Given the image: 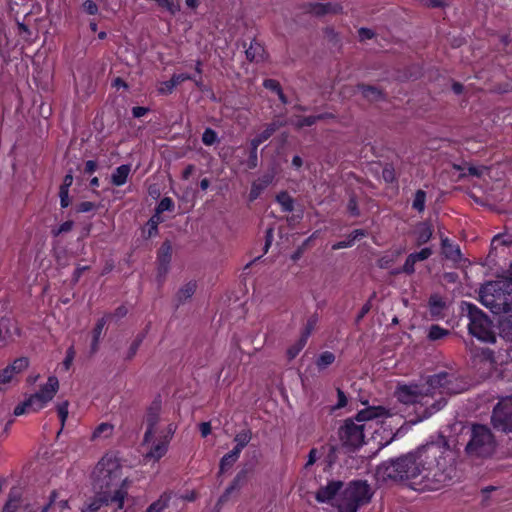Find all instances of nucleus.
I'll return each instance as SVG.
<instances>
[{
	"instance_id": "1",
	"label": "nucleus",
	"mask_w": 512,
	"mask_h": 512,
	"mask_svg": "<svg viewBox=\"0 0 512 512\" xmlns=\"http://www.w3.org/2000/svg\"><path fill=\"white\" fill-rule=\"evenodd\" d=\"M453 453L443 441L427 443L400 458L403 481L436 490L452 478Z\"/></svg>"
},
{
	"instance_id": "2",
	"label": "nucleus",
	"mask_w": 512,
	"mask_h": 512,
	"mask_svg": "<svg viewBox=\"0 0 512 512\" xmlns=\"http://www.w3.org/2000/svg\"><path fill=\"white\" fill-rule=\"evenodd\" d=\"M466 389L454 374L441 372L429 377L420 385H400L395 394L405 404H420L425 408V417L436 413L446 405L447 397Z\"/></svg>"
},
{
	"instance_id": "3",
	"label": "nucleus",
	"mask_w": 512,
	"mask_h": 512,
	"mask_svg": "<svg viewBox=\"0 0 512 512\" xmlns=\"http://www.w3.org/2000/svg\"><path fill=\"white\" fill-rule=\"evenodd\" d=\"M373 492L365 481H354L342 489V482L332 481L321 487L316 499L321 503H331L338 512H357L370 502Z\"/></svg>"
},
{
	"instance_id": "4",
	"label": "nucleus",
	"mask_w": 512,
	"mask_h": 512,
	"mask_svg": "<svg viewBox=\"0 0 512 512\" xmlns=\"http://www.w3.org/2000/svg\"><path fill=\"white\" fill-rule=\"evenodd\" d=\"M145 423L143 446L146 449V457L159 460L166 454L177 426L161 418L160 407L157 404L149 408Z\"/></svg>"
},
{
	"instance_id": "5",
	"label": "nucleus",
	"mask_w": 512,
	"mask_h": 512,
	"mask_svg": "<svg viewBox=\"0 0 512 512\" xmlns=\"http://www.w3.org/2000/svg\"><path fill=\"white\" fill-rule=\"evenodd\" d=\"M92 486L96 494L113 495L117 490L127 492L120 461L111 455L104 456L92 472Z\"/></svg>"
},
{
	"instance_id": "6",
	"label": "nucleus",
	"mask_w": 512,
	"mask_h": 512,
	"mask_svg": "<svg viewBox=\"0 0 512 512\" xmlns=\"http://www.w3.org/2000/svg\"><path fill=\"white\" fill-rule=\"evenodd\" d=\"M382 407H368L359 411L355 419H347L339 430V437L344 446L358 448L364 443L365 422L373 421L386 415Z\"/></svg>"
},
{
	"instance_id": "7",
	"label": "nucleus",
	"mask_w": 512,
	"mask_h": 512,
	"mask_svg": "<svg viewBox=\"0 0 512 512\" xmlns=\"http://www.w3.org/2000/svg\"><path fill=\"white\" fill-rule=\"evenodd\" d=\"M480 301L495 314L512 311V282L499 278L486 283L480 290Z\"/></svg>"
},
{
	"instance_id": "8",
	"label": "nucleus",
	"mask_w": 512,
	"mask_h": 512,
	"mask_svg": "<svg viewBox=\"0 0 512 512\" xmlns=\"http://www.w3.org/2000/svg\"><path fill=\"white\" fill-rule=\"evenodd\" d=\"M59 390V381L55 376H49L47 382L39 390L31 394L25 401L14 409L16 416L35 413L45 408L55 397Z\"/></svg>"
},
{
	"instance_id": "9",
	"label": "nucleus",
	"mask_w": 512,
	"mask_h": 512,
	"mask_svg": "<svg viewBox=\"0 0 512 512\" xmlns=\"http://www.w3.org/2000/svg\"><path fill=\"white\" fill-rule=\"evenodd\" d=\"M502 334L509 341L507 347L499 350L497 353L486 350L483 352V358L492 368L505 373L512 371V326L503 325Z\"/></svg>"
},
{
	"instance_id": "10",
	"label": "nucleus",
	"mask_w": 512,
	"mask_h": 512,
	"mask_svg": "<svg viewBox=\"0 0 512 512\" xmlns=\"http://www.w3.org/2000/svg\"><path fill=\"white\" fill-rule=\"evenodd\" d=\"M468 313L470 333L481 341L494 342L495 333L492 330L491 322L484 313L472 304H468Z\"/></svg>"
},
{
	"instance_id": "11",
	"label": "nucleus",
	"mask_w": 512,
	"mask_h": 512,
	"mask_svg": "<svg viewBox=\"0 0 512 512\" xmlns=\"http://www.w3.org/2000/svg\"><path fill=\"white\" fill-rule=\"evenodd\" d=\"M494 449V439L490 430L483 425H474L466 450L471 455L484 456Z\"/></svg>"
},
{
	"instance_id": "12",
	"label": "nucleus",
	"mask_w": 512,
	"mask_h": 512,
	"mask_svg": "<svg viewBox=\"0 0 512 512\" xmlns=\"http://www.w3.org/2000/svg\"><path fill=\"white\" fill-rule=\"evenodd\" d=\"M128 492L125 490H117L115 494H97L96 497L88 500L82 507V512H97L104 504L111 505L115 510H121L124 507V500Z\"/></svg>"
},
{
	"instance_id": "13",
	"label": "nucleus",
	"mask_w": 512,
	"mask_h": 512,
	"mask_svg": "<svg viewBox=\"0 0 512 512\" xmlns=\"http://www.w3.org/2000/svg\"><path fill=\"white\" fill-rule=\"evenodd\" d=\"M492 422L499 430L512 431V398L503 399L497 404L493 411Z\"/></svg>"
},
{
	"instance_id": "14",
	"label": "nucleus",
	"mask_w": 512,
	"mask_h": 512,
	"mask_svg": "<svg viewBox=\"0 0 512 512\" xmlns=\"http://www.w3.org/2000/svg\"><path fill=\"white\" fill-rule=\"evenodd\" d=\"M400 458L382 463L376 469V478L379 481H403V470L400 467Z\"/></svg>"
},
{
	"instance_id": "15",
	"label": "nucleus",
	"mask_w": 512,
	"mask_h": 512,
	"mask_svg": "<svg viewBox=\"0 0 512 512\" xmlns=\"http://www.w3.org/2000/svg\"><path fill=\"white\" fill-rule=\"evenodd\" d=\"M28 367V360L26 358L16 359L11 365L7 366L0 372V390H4L6 385L9 384L15 375L24 371Z\"/></svg>"
},
{
	"instance_id": "16",
	"label": "nucleus",
	"mask_w": 512,
	"mask_h": 512,
	"mask_svg": "<svg viewBox=\"0 0 512 512\" xmlns=\"http://www.w3.org/2000/svg\"><path fill=\"white\" fill-rule=\"evenodd\" d=\"M432 253L433 251L431 248L425 247L418 252L409 254L402 267V271L408 275L413 274L415 272V264L428 259Z\"/></svg>"
},
{
	"instance_id": "17",
	"label": "nucleus",
	"mask_w": 512,
	"mask_h": 512,
	"mask_svg": "<svg viewBox=\"0 0 512 512\" xmlns=\"http://www.w3.org/2000/svg\"><path fill=\"white\" fill-rule=\"evenodd\" d=\"M280 126H281V123L279 121L273 122V123L267 125L266 128L261 133H259L257 136H255L251 140V146L253 148V153H256L258 146L260 144H262L264 141H266L267 139H269L276 132V130L279 129Z\"/></svg>"
},
{
	"instance_id": "18",
	"label": "nucleus",
	"mask_w": 512,
	"mask_h": 512,
	"mask_svg": "<svg viewBox=\"0 0 512 512\" xmlns=\"http://www.w3.org/2000/svg\"><path fill=\"white\" fill-rule=\"evenodd\" d=\"M171 255H172L171 246L169 243L166 242L161 246V248L159 250V254H158V263H159L158 271H159L160 275H165L167 273L168 265L171 260Z\"/></svg>"
},
{
	"instance_id": "19",
	"label": "nucleus",
	"mask_w": 512,
	"mask_h": 512,
	"mask_svg": "<svg viewBox=\"0 0 512 512\" xmlns=\"http://www.w3.org/2000/svg\"><path fill=\"white\" fill-rule=\"evenodd\" d=\"M432 227L427 222L418 224L414 230L416 245L421 246L427 243L432 237Z\"/></svg>"
},
{
	"instance_id": "20",
	"label": "nucleus",
	"mask_w": 512,
	"mask_h": 512,
	"mask_svg": "<svg viewBox=\"0 0 512 512\" xmlns=\"http://www.w3.org/2000/svg\"><path fill=\"white\" fill-rule=\"evenodd\" d=\"M131 172L130 165H121L115 169L111 175V182L115 186H122L127 182Z\"/></svg>"
},
{
	"instance_id": "21",
	"label": "nucleus",
	"mask_w": 512,
	"mask_h": 512,
	"mask_svg": "<svg viewBox=\"0 0 512 512\" xmlns=\"http://www.w3.org/2000/svg\"><path fill=\"white\" fill-rule=\"evenodd\" d=\"M442 251L446 258L452 261L461 259V251L458 245H454L447 238L442 239Z\"/></svg>"
},
{
	"instance_id": "22",
	"label": "nucleus",
	"mask_w": 512,
	"mask_h": 512,
	"mask_svg": "<svg viewBox=\"0 0 512 512\" xmlns=\"http://www.w3.org/2000/svg\"><path fill=\"white\" fill-rule=\"evenodd\" d=\"M342 7L339 4L332 3H317L312 7V12L316 15H323L327 13H338Z\"/></svg>"
},
{
	"instance_id": "23",
	"label": "nucleus",
	"mask_w": 512,
	"mask_h": 512,
	"mask_svg": "<svg viewBox=\"0 0 512 512\" xmlns=\"http://www.w3.org/2000/svg\"><path fill=\"white\" fill-rule=\"evenodd\" d=\"M114 426L110 423L99 424L92 433V439H106L113 433Z\"/></svg>"
},
{
	"instance_id": "24",
	"label": "nucleus",
	"mask_w": 512,
	"mask_h": 512,
	"mask_svg": "<svg viewBox=\"0 0 512 512\" xmlns=\"http://www.w3.org/2000/svg\"><path fill=\"white\" fill-rule=\"evenodd\" d=\"M357 93L369 101H375L381 98V91L372 86H358Z\"/></svg>"
},
{
	"instance_id": "25",
	"label": "nucleus",
	"mask_w": 512,
	"mask_h": 512,
	"mask_svg": "<svg viewBox=\"0 0 512 512\" xmlns=\"http://www.w3.org/2000/svg\"><path fill=\"white\" fill-rule=\"evenodd\" d=\"M170 499L171 495L169 493H163L145 512H162L168 506Z\"/></svg>"
},
{
	"instance_id": "26",
	"label": "nucleus",
	"mask_w": 512,
	"mask_h": 512,
	"mask_svg": "<svg viewBox=\"0 0 512 512\" xmlns=\"http://www.w3.org/2000/svg\"><path fill=\"white\" fill-rule=\"evenodd\" d=\"M241 450L234 448L231 452L224 455L220 462V471L224 472L229 469L238 459Z\"/></svg>"
},
{
	"instance_id": "27",
	"label": "nucleus",
	"mask_w": 512,
	"mask_h": 512,
	"mask_svg": "<svg viewBox=\"0 0 512 512\" xmlns=\"http://www.w3.org/2000/svg\"><path fill=\"white\" fill-rule=\"evenodd\" d=\"M105 324H106V320H105V318H102L97 322L96 326L93 329L92 344H91V348L93 351H96L98 349V344H99Z\"/></svg>"
},
{
	"instance_id": "28",
	"label": "nucleus",
	"mask_w": 512,
	"mask_h": 512,
	"mask_svg": "<svg viewBox=\"0 0 512 512\" xmlns=\"http://www.w3.org/2000/svg\"><path fill=\"white\" fill-rule=\"evenodd\" d=\"M335 361V355L332 352L325 351L319 355L316 365L319 370H324Z\"/></svg>"
},
{
	"instance_id": "29",
	"label": "nucleus",
	"mask_w": 512,
	"mask_h": 512,
	"mask_svg": "<svg viewBox=\"0 0 512 512\" xmlns=\"http://www.w3.org/2000/svg\"><path fill=\"white\" fill-rule=\"evenodd\" d=\"M197 285L195 282H188L181 287L177 293V297L180 301L189 299L196 291Z\"/></svg>"
},
{
	"instance_id": "30",
	"label": "nucleus",
	"mask_w": 512,
	"mask_h": 512,
	"mask_svg": "<svg viewBox=\"0 0 512 512\" xmlns=\"http://www.w3.org/2000/svg\"><path fill=\"white\" fill-rule=\"evenodd\" d=\"M56 411L61 422V430L65 426V422L69 414V402L64 400L56 405Z\"/></svg>"
},
{
	"instance_id": "31",
	"label": "nucleus",
	"mask_w": 512,
	"mask_h": 512,
	"mask_svg": "<svg viewBox=\"0 0 512 512\" xmlns=\"http://www.w3.org/2000/svg\"><path fill=\"white\" fill-rule=\"evenodd\" d=\"M426 193L423 190H417L412 202L413 209L423 212L425 209Z\"/></svg>"
},
{
	"instance_id": "32",
	"label": "nucleus",
	"mask_w": 512,
	"mask_h": 512,
	"mask_svg": "<svg viewBox=\"0 0 512 512\" xmlns=\"http://www.w3.org/2000/svg\"><path fill=\"white\" fill-rule=\"evenodd\" d=\"M251 440V433L249 430H243L236 434L234 441L236 443V446L234 448H239V450L242 451V449L249 443Z\"/></svg>"
},
{
	"instance_id": "33",
	"label": "nucleus",
	"mask_w": 512,
	"mask_h": 512,
	"mask_svg": "<svg viewBox=\"0 0 512 512\" xmlns=\"http://www.w3.org/2000/svg\"><path fill=\"white\" fill-rule=\"evenodd\" d=\"M20 503V497L18 493L11 492L7 503L4 506L3 512H15Z\"/></svg>"
},
{
	"instance_id": "34",
	"label": "nucleus",
	"mask_w": 512,
	"mask_h": 512,
	"mask_svg": "<svg viewBox=\"0 0 512 512\" xmlns=\"http://www.w3.org/2000/svg\"><path fill=\"white\" fill-rule=\"evenodd\" d=\"M54 497H55V494L53 493L51 496L50 503L48 505L44 506L41 509V512H48L50 509L63 511L64 509H66L68 507V503L66 500H61L59 502H55Z\"/></svg>"
},
{
	"instance_id": "35",
	"label": "nucleus",
	"mask_w": 512,
	"mask_h": 512,
	"mask_svg": "<svg viewBox=\"0 0 512 512\" xmlns=\"http://www.w3.org/2000/svg\"><path fill=\"white\" fill-rule=\"evenodd\" d=\"M310 334V331L308 330L299 340L298 342L293 346L291 347L289 350H288V354H289V357L290 358H294L302 349L303 347L305 346L306 344V341H307V338Z\"/></svg>"
},
{
	"instance_id": "36",
	"label": "nucleus",
	"mask_w": 512,
	"mask_h": 512,
	"mask_svg": "<svg viewBox=\"0 0 512 512\" xmlns=\"http://www.w3.org/2000/svg\"><path fill=\"white\" fill-rule=\"evenodd\" d=\"M277 201L284 211H291L293 209V200L286 192L280 193L277 196Z\"/></svg>"
},
{
	"instance_id": "37",
	"label": "nucleus",
	"mask_w": 512,
	"mask_h": 512,
	"mask_svg": "<svg viewBox=\"0 0 512 512\" xmlns=\"http://www.w3.org/2000/svg\"><path fill=\"white\" fill-rule=\"evenodd\" d=\"M322 116H309L304 118H296L292 120V124L296 126L297 128H302L305 126H311L313 125L316 120L320 119Z\"/></svg>"
},
{
	"instance_id": "38",
	"label": "nucleus",
	"mask_w": 512,
	"mask_h": 512,
	"mask_svg": "<svg viewBox=\"0 0 512 512\" xmlns=\"http://www.w3.org/2000/svg\"><path fill=\"white\" fill-rule=\"evenodd\" d=\"M430 311L433 315H439L444 307V302L439 296H432L429 301Z\"/></svg>"
},
{
	"instance_id": "39",
	"label": "nucleus",
	"mask_w": 512,
	"mask_h": 512,
	"mask_svg": "<svg viewBox=\"0 0 512 512\" xmlns=\"http://www.w3.org/2000/svg\"><path fill=\"white\" fill-rule=\"evenodd\" d=\"M263 52L262 47L259 44H252L247 50H246V56L251 61H258L259 57H261Z\"/></svg>"
},
{
	"instance_id": "40",
	"label": "nucleus",
	"mask_w": 512,
	"mask_h": 512,
	"mask_svg": "<svg viewBox=\"0 0 512 512\" xmlns=\"http://www.w3.org/2000/svg\"><path fill=\"white\" fill-rule=\"evenodd\" d=\"M447 330L439 327L438 325H433L429 330V338L432 340H438L447 335Z\"/></svg>"
},
{
	"instance_id": "41",
	"label": "nucleus",
	"mask_w": 512,
	"mask_h": 512,
	"mask_svg": "<svg viewBox=\"0 0 512 512\" xmlns=\"http://www.w3.org/2000/svg\"><path fill=\"white\" fill-rule=\"evenodd\" d=\"M217 140V134L214 130L208 128L202 135V141L205 145H213Z\"/></svg>"
},
{
	"instance_id": "42",
	"label": "nucleus",
	"mask_w": 512,
	"mask_h": 512,
	"mask_svg": "<svg viewBox=\"0 0 512 512\" xmlns=\"http://www.w3.org/2000/svg\"><path fill=\"white\" fill-rule=\"evenodd\" d=\"M173 207H174V203H173L172 199L169 197H165L159 202V204L157 206V213L160 214L164 211H170L173 209Z\"/></svg>"
},
{
	"instance_id": "43",
	"label": "nucleus",
	"mask_w": 512,
	"mask_h": 512,
	"mask_svg": "<svg viewBox=\"0 0 512 512\" xmlns=\"http://www.w3.org/2000/svg\"><path fill=\"white\" fill-rule=\"evenodd\" d=\"M264 86L267 89L275 91L279 95L280 99L282 101H284V96H283V94L281 92L279 83L277 81H275L273 79H267V80L264 81Z\"/></svg>"
},
{
	"instance_id": "44",
	"label": "nucleus",
	"mask_w": 512,
	"mask_h": 512,
	"mask_svg": "<svg viewBox=\"0 0 512 512\" xmlns=\"http://www.w3.org/2000/svg\"><path fill=\"white\" fill-rule=\"evenodd\" d=\"M174 88H175V85L172 82V80L170 79L168 81L160 82L157 87V90L161 94H169L173 91Z\"/></svg>"
},
{
	"instance_id": "45",
	"label": "nucleus",
	"mask_w": 512,
	"mask_h": 512,
	"mask_svg": "<svg viewBox=\"0 0 512 512\" xmlns=\"http://www.w3.org/2000/svg\"><path fill=\"white\" fill-rule=\"evenodd\" d=\"M161 222V218L159 214L152 216L151 219L148 221L149 226V236H152L157 231V226Z\"/></svg>"
},
{
	"instance_id": "46",
	"label": "nucleus",
	"mask_w": 512,
	"mask_h": 512,
	"mask_svg": "<svg viewBox=\"0 0 512 512\" xmlns=\"http://www.w3.org/2000/svg\"><path fill=\"white\" fill-rule=\"evenodd\" d=\"M72 227H73V222L72 221H65L57 229H53L52 233L55 236H58V235H60L62 233L69 232L72 229Z\"/></svg>"
},
{
	"instance_id": "47",
	"label": "nucleus",
	"mask_w": 512,
	"mask_h": 512,
	"mask_svg": "<svg viewBox=\"0 0 512 512\" xmlns=\"http://www.w3.org/2000/svg\"><path fill=\"white\" fill-rule=\"evenodd\" d=\"M83 9L89 15H95L98 12V7L96 3L92 0H86L83 3Z\"/></svg>"
},
{
	"instance_id": "48",
	"label": "nucleus",
	"mask_w": 512,
	"mask_h": 512,
	"mask_svg": "<svg viewBox=\"0 0 512 512\" xmlns=\"http://www.w3.org/2000/svg\"><path fill=\"white\" fill-rule=\"evenodd\" d=\"M95 207H96V205L93 202L84 201L77 205L76 210H77V212L85 213V212H89V211L95 209Z\"/></svg>"
},
{
	"instance_id": "49",
	"label": "nucleus",
	"mask_w": 512,
	"mask_h": 512,
	"mask_svg": "<svg viewBox=\"0 0 512 512\" xmlns=\"http://www.w3.org/2000/svg\"><path fill=\"white\" fill-rule=\"evenodd\" d=\"M190 79H192V77L189 74H187V73L174 74L171 77V80L174 83L175 87L180 85L184 81L190 80Z\"/></svg>"
},
{
	"instance_id": "50",
	"label": "nucleus",
	"mask_w": 512,
	"mask_h": 512,
	"mask_svg": "<svg viewBox=\"0 0 512 512\" xmlns=\"http://www.w3.org/2000/svg\"><path fill=\"white\" fill-rule=\"evenodd\" d=\"M59 197H60V204H61V207L62 208H66L69 206L70 204V199H69V190L67 189H61L60 188V191H59Z\"/></svg>"
},
{
	"instance_id": "51",
	"label": "nucleus",
	"mask_w": 512,
	"mask_h": 512,
	"mask_svg": "<svg viewBox=\"0 0 512 512\" xmlns=\"http://www.w3.org/2000/svg\"><path fill=\"white\" fill-rule=\"evenodd\" d=\"M263 189H265V188L261 185V183L255 181L252 184V187H251V190H250V199L251 200L256 199L260 195V193H261V191Z\"/></svg>"
},
{
	"instance_id": "52",
	"label": "nucleus",
	"mask_w": 512,
	"mask_h": 512,
	"mask_svg": "<svg viewBox=\"0 0 512 512\" xmlns=\"http://www.w3.org/2000/svg\"><path fill=\"white\" fill-rule=\"evenodd\" d=\"M487 172V168L481 166H469L468 167V174L476 177H481Z\"/></svg>"
},
{
	"instance_id": "53",
	"label": "nucleus",
	"mask_w": 512,
	"mask_h": 512,
	"mask_svg": "<svg viewBox=\"0 0 512 512\" xmlns=\"http://www.w3.org/2000/svg\"><path fill=\"white\" fill-rule=\"evenodd\" d=\"M318 457V451L316 449H311L308 455L306 467L313 465L318 459Z\"/></svg>"
},
{
	"instance_id": "54",
	"label": "nucleus",
	"mask_w": 512,
	"mask_h": 512,
	"mask_svg": "<svg viewBox=\"0 0 512 512\" xmlns=\"http://www.w3.org/2000/svg\"><path fill=\"white\" fill-rule=\"evenodd\" d=\"M148 112V109L145 107H134L132 110L133 116L136 118L143 117Z\"/></svg>"
},
{
	"instance_id": "55",
	"label": "nucleus",
	"mask_w": 512,
	"mask_h": 512,
	"mask_svg": "<svg viewBox=\"0 0 512 512\" xmlns=\"http://www.w3.org/2000/svg\"><path fill=\"white\" fill-rule=\"evenodd\" d=\"M200 431H201V435L203 437H206L210 434L211 432V425L210 423L208 422H203L200 424Z\"/></svg>"
},
{
	"instance_id": "56",
	"label": "nucleus",
	"mask_w": 512,
	"mask_h": 512,
	"mask_svg": "<svg viewBox=\"0 0 512 512\" xmlns=\"http://www.w3.org/2000/svg\"><path fill=\"white\" fill-rule=\"evenodd\" d=\"M273 176L271 174L264 175L262 178L258 179L256 182H260L261 185L266 188L269 184L272 183Z\"/></svg>"
},
{
	"instance_id": "57",
	"label": "nucleus",
	"mask_w": 512,
	"mask_h": 512,
	"mask_svg": "<svg viewBox=\"0 0 512 512\" xmlns=\"http://www.w3.org/2000/svg\"><path fill=\"white\" fill-rule=\"evenodd\" d=\"M73 183V176L71 174H67L64 178L63 184L61 185V189H67L69 190V187Z\"/></svg>"
},
{
	"instance_id": "58",
	"label": "nucleus",
	"mask_w": 512,
	"mask_h": 512,
	"mask_svg": "<svg viewBox=\"0 0 512 512\" xmlns=\"http://www.w3.org/2000/svg\"><path fill=\"white\" fill-rule=\"evenodd\" d=\"M97 168V164L95 161L89 160L85 164V171L87 173H93Z\"/></svg>"
},
{
	"instance_id": "59",
	"label": "nucleus",
	"mask_w": 512,
	"mask_h": 512,
	"mask_svg": "<svg viewBox=\"0 0 512 512\" xmlns=\"http://www.w3.org/2000/svg\"><path fill=\"white\" fill-rule=\"evenodd\" d=\"M73 357H74V351L72 348H70L68 351H67V356H66V359L64 360V365L65 367L68 369L72 360H73Z\"/></svg>"
},
{
	"instance_id": "60",
	"label": "nucleus",
	"mask_w": 512,
	"mask_h": 512,
	"mask_svg": "<svg viewBox=\"0 0 512 512\" xmlns=\"http://www.w3.org/2000/svg\"><path fill=\"white\" fill-rule=\"evenodd\" d=\"M359 35H360V37H361L362 39H369V38H372L373 33H372V31H371V30H369V29H364V28H362V29H360V31H359Z\"/></svg>"
},
{
	"instance_id": "61",
	"label": "nucleus",
	"mask_w": 512,
	"mask_h": 512,
	"mask_svg": "<svg viewBox=\"0 0 512 512\" xmlns=\"http://www.w3.org/2000/svg\"><path fill=\"white\" fill-rule=\"evenodd\" d=\"M303 165V160L300 156H294L292 159V166L295 168H300Z\"/></svg>"
},
{
	"instance_id": "62",
	"label": "nucleus",
	"mask_w": 512,
	"mask_h": 512,
	"mask_svg": "<svg viewBox=\"0 0 512 512\" xmlns=\"http://www.w3.org/2000/svg\"><path fill=\"white\" fill-rule=\"evenodd\" d=\"M141 340H142V339H141V338H139V339H137V340L132 344V346H131V348H130V350H131V352H130V357H132V356H134V355H135V353H136V351H137V349H138V347H139V345H140Z\"/></svg>"
},
{
	"instance_id": "63",
	"label": "nucleus",
	"mask_w": 512,
	"mask_h": 512,
	"mask_svg": "<svg viewBox=\"0 0 512 512\" xmlns=\"http://www.w3.org/2000/svg\"><path fill=\"white\" fill-rule=\"evenodd\" d=\"M194 171V166L193 165H189L184 171H183V178L184 179H188L190 177V175L193 173Z\"/></svg>"
},
{
	"instance_id": "64",
	"label": "nucleus",
	"mask_w": 512,
	"mask_h": 512,
	"mask_svg": "<svg viewBox=\"0 0 512 512\" xmlns=\"http://www.w3.org/2000/svg\"><path fill=\"white\" fill-rule=\"evenodd\" d=\"M383 177L387 180V181H391L393 180V172L390 170V169H384L383 171Z\"/></svg>"
}]
</instances>
